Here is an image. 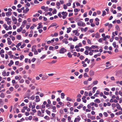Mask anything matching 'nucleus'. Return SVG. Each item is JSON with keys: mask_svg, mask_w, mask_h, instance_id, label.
<instances>
[{"mask_svg": "<svg viewBox=\"0 0 122 122\" xmlns=\"http://www.w3.org/2000/svg\"><path fill=\"white\" fill-rule=\"evenodd\" d=\"M77 25L79 26H85V24L81 21H79L77 22Z\"/></svg>", "mask_w": 122, "mask_h": 122, "instance_id": "f257e3e1", "label": "nucleus"}, {"mask_svg": "<svg viewBox=\"0 0 122 122\" xmlns=\"http://www.w3.org/2000/svg\"><path fill=\"white\" fill-rule=\"evenodd\" d=\"M92 37H95L96 38H97L99 37V35L98 32H97L95 34L94 33L92 34Z\"/></svg>", "mask_w": 122, "mask_h": 122, "instance_id": "f03ea898", "label": "nucleus"}, {"mask_svg": "<svg viewBox=\"0 0 122 122\" xmlns=\"http://www.w3.org/2000/svg\"><path fill=\"white\" fill-rule=\"evenodd\" d=\"M66 50L64 48H61L59 50V53H64L65 52H66Z\"/></svg>", "mask_w": 122, "mask_h": 122, "instance_id": "7ed1b4c3", "label": "nucleus"}, {"mask_svg": "<svg viewBox=\"0 0 122 122\" xmlns=\"http://www.w3.org/2000/svg\"><path fill=\"white\" fill-rule=\"evenodd\" d=\"M61 14L63 15L62 16L63 18V19L66 18L67 15V12H66L63 11L61 13Z\"/></svg>", "mask_w": 122, "mask_h": 122, "instance_id": "20e7f679", "label": "nucleus"}, {"mask_svg": "<svg viewBox=\"0 0 122 122\" xmlns=\"http://www.w3.org/2000/svg\"><path fill=\"white\" fill-rule=\"evenodd\" d=\"M81 119V118L79 116H77L76 118L74 120V122H79Z\"/></svg>", "mask_w": 122, "mask_h": 122, "instance_id": "39448f33", "label": "nucleus"}, {"mask_svg": "<svg viewBox=\"0 0 122 122\" xmlns=\"http://www.w3.org/2000/svg\"><path fill=\"white\" fill-rule=\"evenodd\" d=\"M72 32L74 33H75V35L77 36H78L80 35V33L78 32L77 30H73Z\"/></svg>", "mask_w": 122, "mask_h": 122, "instance_id": "423d86ee", "label": "nucleus"}, {"mask_svg": "<svg viewBox=\"0 0 122 122\" xmlns=\"http://www.w3.org/2000/svg\"><path fill=\"white\" fill-rule=\"evenodd\" d=\"M12 20L14 22V24H16L17 23V20L16 18L12 16Z\"/></svg>", "mask_w": 122, "mask_h": 122, "instance_id": "0eeeda50", "label": "nucleus"}, {"mask_svg": "<svg viewBox=\"0 0 122 122\" xmlns=\"http://www.w3.org/2000/svg\"><path fill=\"white\" fill-rule=\"evenodd\" d=\"M36 100L35 101L36 102H38L40 101V99L39 98V96H36L35 97Z\"/></svg>", "mask_w": 122, "mask_h": 122, "instance_id": "6e6552de", "label": "nucleus"}, {"mask_svg": "<svg viewBox=\"0 0 122 122\" xmlns=\"http://www.w3.org/2000/svg\"><path fill=\"white\" fill-rule=\"evenodd\" d=\"M94 74V71L92 70H91L89 71V75L91 76H92Z\"/></svg>", "mask_w": 122, "mask_h": 122, "instance_id": "1a4fd4ad", "label": "nucleus"}, {"mask_svg": "<svg viewBox=\"0 0 122 122\" xmlns=\"http://www.w3.org/2000/svg\"><path fill=\"white\" fill-rule=\"evenodd\" d=\"M116 43L115 42H114L112 44V45L115 48H117L118 47V46L116 45Z\"/></svg>", "mask_w": 122, "mask_h": 122, "instance_id": "9d476101", "label": "nucleus"}, {"mask_svg": "<svg viewBox=\"0 0 122 122\" xmlns=\"http://www.w3.org/2000/svg\"><path fill=\"white\" fill-rule=\"evenodd\" d=\"M48 77V76H47L46 75H44L42 77V79L43 80H45L47 79Z\"/></svg>", "mask_w": 122, "mask_h": 122, "instance_id": "9b49d317", "label": "nucleus"}, {"mask_svg": "<svg viewBox=\"0 0 122 122\" xmlns=\"http://www.w3.org/2000/svg\"><path fill=\"white\" fill-rule=\"evenodd\" d=\"M62 41L63 43H64L66 44H67L68 43V41H67V39L66 38H65Z\"/></svg>", "mask_w": 122, "mask_h": 122, "instance_id": "f8f14e48", "label": "nucleus"}, {"mask_svg": "<svg viewBox=\"0 0 122 122\" xmlns=\"http://www.w3.org/2000/svg\"><path fill=\"white\" fill-rule=\"evenodd\" d=\"M41 23H38V25L39 26L37 27V29H39L41 28H42L43 27L42 25L41 24Z\"/></svg>", "mask_w": 122, "mask_h": 122, "instance_id": "ddd939ff", "label": "nucleus"}, {"mask_svg": "<svg viewBox=\"0 0 122 122\" xmlns=\"http://www.w3.org/2000/svg\"><path fill=\"white\" fill-rule=\"evenodd\" d=\"M11 12H6L5 13L7 17H9L10 15L11 14Z\"/></svg>", "mask_w": 122, "mask_h": 122, "instance_id": "4468645a", "label": "nucleus"}, {"mask_svg": "<svg viewBox=\"0 0 122 122\" xmlns=\"http://www.w3.org/2000/svg\"><path fill=\"white\" fill-rule=\"evenodd\" d=\"M8 43L9 45H10L12 43V42L11 41L10 39L9 38H7Z\"/></svg>", "mask_w": 122, "mask_h": 122, "instance_id": "2eb2a0df", "label": "nucleus"}, {"mask_svg": "<svg viewBox=\"0 0 122 122\" xmlns=\"http://www.w3.org/2000/svg\"><path fill=\"white\" fill-rule=\"evenodd\" d=\"M29 10V9L28 8H26L25 10H24L23 11V13H26Z\"/></svg>", "mask_w": 122, "mask_h": 122, "instance_id": "dca6fc26", "label": "nucleus"}, {"mask_svg": "<svg viewBox=\"0 0 122 122\" xmlns=\"http://www.w3.org/2000/svg\"><path fill=\"white\" fill-rule=\"evenodd\" d=\"M6 30H8V26L6 24H4L3 25Z\"/></svg>", "mask_w": 122, "mask_h": 122, "instance_id": "f3484780", "label": "nucleus"}, {"mask_svg": "<svg viewBox=\"0 0 122 122\" xmlns=\"http://www.w3.org/2000/svg\"><path fill=\"white\" fill-rule=\"evenodd\" d=\"M91 46L92 48L93 49H98L99 47L98 46L95 45H92Z\"/></svg>", "mask_w": 122, "mask_h": 122, "instance_id": "a211bd4d", "label": "nucleus"}, {"mask_svg": "<svg viewBox=\"0 0 122 122\" xmlns=\"http://www.w3.org/2000/svg\"><path fill=\"white\" fill-rule=\"evenodd\" d=\"M94 102H95L99 103L101 102V101L99 99H97L94 100Z\"/></svg>", "mask_w": 122, "mask_h": 122, "instance_id": "6ab92c4d", "label": "nucleus"}, {"mask_svg": "<svg viewBox=\"0 0 122 122\" xmlns=\"http://www.w3.org/2000/svg\"><path fill=\"white\" fill-rule=\"evenodd\" d=\"M116 106H117V108L118 109L120 110L121 109V107L119 103H117L116 104Z\"/></svg>", "mask_w": 122, "mask_h": 122, "instance_id": "aec40b11", "label": "nucleus"}, {"mask_svg": "<svg viewBox=\"0 0 122 122\" xmlns=\"http://www.w3.org/2000/svg\"><path fill=\"white\" fill-rule=\"evenodd\" d=\"M36 47V46H33L32 47V52H34L36 50V49L35 48V47Z\"/></svg>", "mask_w": 122, "mask_h": 122, "instance_id": "412c9836", "label": "nucleus"}, {"mask_svg": "<svg viewBox=\"0 0 122 122\" xmlns=\"http://www.w3.org/2000/svg\"><path fill=\"white\" fill-rule=\"evenodd\" d=\"M21 78V77L20 76H16L15 77V79L16 80L19 79L20 80Z\"/></svg>", "mask_w": 122, "mask_h": 122, "instance_id": "4be33fe9", "label": "nucleus"}, {"mask_svg": "<svg viewBox=\"0 0 122 122\" xmlns=\"http://www.w3.org/2000/svg\"><path fill=\"white\" fill-rule=\"evenodd\" d=\"M97 89V87H95L92 88V92L93 93H94L95 92L96 90Z\"/></svg>", "mask_w": 122, "mask_h": 122, "instance_id": "5701e85b", "label": "nucleus"}, {"mask_svg": "<svg viewBox=\"0 0 122 122\" xmlns=\"http://www.w3.org/2000/svg\"><path fill=\"white\" fill-rule=\"evenodd\" d=\"M16 37L17 39L18 40H20L21 38V36L20 35H17Z\"/></svg>", "mask_w": 122, "mask_h": 122, "instance_id": "b1692460", "label": "nucleus"}, {"mask_svg": "<svg viewBox=\"0 0 122 122\" xmlns=\"http://www.w3.org/2000/svg\"><path fill=\"white\" fill-rule=\"evenodd\" d=\"M61 98L63 99L64 98V97L65 96V94L64 93H61Z\"/></svg>", "mask_w": 122, "mask_h": 122, "instance_id": "393cba45", "label": "nucleus"}, {"mask_svg": "<svg viewBox=\"0 0 122 122\" xmlns=\"http://www.w3.org/2000/svg\"><path fill=\"white\" fill-rule=\"evenodd\" d=\"M115 28L117 30L119 31L120 29L119 26L118 25H116L115 26Z\"/></svg>", "mask_w": 122, "mask_h": 122, "instance_id": "a878e982", "label": "nucleus"}, {"mask_svg": "<svg viewBox=\"0 0 122 122\" xmlns=\"http://www.w3.org/2000/svg\"><path fill=\"white\" fill-rule=\"evenodd\" d=\"M67 33H69L71 31V28L70 27H69L67 28Z\"/></svg>", "mask_w": 122, "mask_h": 122, "instance_id": "bb28decb", "label": "nucleus"}, {"mask_svg": "<svg viewBox=\"0 0 122 122\" xmlns=\"http://www.w3.org/2000/svg\"><path fill=\"white\" fill-rule=\"evenodd\" d=\"M78 40L76 36H75L73 39V41H76Z\"/></svg>", "mask_w": 122, "mask_h": 122, "instance_id": "cd10ccee", "label": "nucleus"}, {"mask_svg": "<svg viewBox=\"0 0 122 122\" xmlns=\"http://www.w3.org/2000/svg\"><path fill=\"white\" fill-rule=\"evenodd\" d=\"M52 108L53 109L52 112H56V111L55 110L56 109V107L55 106H53L52 107Z\"/></svg>", "mask_w": 122, "mask_h": 122, "instance_id": "c85d7f7f", "label": "nucleus"}, {"mask_svg": "<svg viewBox=\"0 0 122 122\" xmlns=\"http://www.w3.org/2000/svg\"><path fill=\"white\" fill-rule=\"evenodd\" d=\"M83 106L82 104H80L77 107V108L79 109H80L81 107H82Z\"/></svg>", "mask_w": 122, "mask_h": 122, "instance_id": "c756f323", "label": "nucleus"}, {"mask_svg": "<svg viewBox=\"0 0 122 122\" xmlns=\"http://www.w3.org/2000/svg\"><path fill=\"white\" fill-rule=\"evenodd\" d=\"M98 81L97 80H95L93 82V84L94 85H96L97 84Z\"/></svg>", "mask_w": 122, "mask_h": 122, "instance_id": "7c9ffc66", "label": "nucleus"}, {"mask_svg": "<svg viewBox=\"0 0 122 122\" xmlns=\"http://www.w3.org/2000/svg\"><path fill=\"white\" fill-rule=\"evenodd\" d=\"M24 58V56L23 55H21L20 56V60H22Z\"/></svg>", "mask_w": 122, "mask_h": 122, "instance_id": "2f4dec72", "label": "nucleus"}, {"mask_svg": "<svg viewBox=\"0 0 122 122\" xmlns=\"http://www.w3.org/2000/svg\"><path fill=\"white\" fill-rule=\"evenodd\" d=\"M84 53L86 55H88V50H86L84 52Z\"/></svg>", "mask_w": 122, "mask_h": 122, "instance_id": "473e14b6", "label": "nucleus"}, {"mask_svg": "<svg viewBox=\"0 0 122 122\" xmlns=\"http://www.w3.org/2000/svg\"><path fill=\"white\" fill-rule=\"evenodd\" d=\"M41 113L40 111L39 110L38 111L37 115L39 116H41Z\"/></svg>", "mask_w": 122, "mask_h": 122, "instance_id": "72a5a7b5", "label": "nucleus"}, {"mask_svg": "<svg viewBox=\"0 0 122 122\" xmlns=\"http://www.w3.org/2000/svg\"><path fill=\"white\" fill-rule=\"evenodd\" d=\"M22 28H20H20L17 29V31L18 32H20L22 30Z\"/></svg>", "mask_w": 122, "mask_h": 122, "instance_id": "f704fd0d", "label": "nucleus"}, {"mask_svg": "<svg viewBox=\"0 0 122 122\" xmlns=\"http://www.w3.org/2000/svg\"><path fill=\"white\" fill-rule=\"evenodd\" d=\"M67 55L68 56L69 58H71L72 56V55H71V53L70 52H68L67 53Z\"/></svg>", "mask_w": 122, "mask_h": 122, "instance_id": "c9c22d12", "label": "nucleus"}, {"mask_svg": "<svg viewBox=\"0 0 122 122\" xmlns=\"http://www.w3.org/2000/svg\"><path fill=\"white\" fill-rule=\"evenodd\" d=\"M57 11L56 9H54V10L52 12V13L53 14H56V13Z\"/></svg>", "mask_w": 122, "mask_h": 122, "instance_id": "e433bc0d", "label": "nucleus"}, {"mask_svg": "<svg viewBox=\"0 0 122 122\" xmlns=\"http://www.w3.org/2000/svg\"><path fill=\"white\" fill-rule=\"evenodd\" d=\"M104 28H102L100 29L99 30V32L100 33L103 32H104Z\"/></svg>", "mask_w": 122, "mask_h": 122, "instance_id": "4c0bfd02", "label": "nucleus"}, {"mask_svg": "<svg viewBox=\"0 0 122 122\" xmlns=\"http://www.w3.org/2000/svg\"><path fill=\"white\" fill-rule=\"evenodd\" d=\"M44 118L46 119L47 120H49L50 119L49 117L47 116H45Z\"/></svg>", "mask_w": 122, "mask_h": 122, "instance_id": "58836bf2", "label": "nucleus"}, {"mask_svg": "<svg viewBox=\"0 0 122 122\" xmlns=\"http://www.w3.org/2000/svg\"><path fill=\"white\" fill-rule=\"evenodd\" d=\"M74 11L75 12H78V11H79L80 10L79 9H77L76 8V9H74Z\"/></svg>", "mask_w": 122, "mask_h": 122, "instance_id": "ea45409f", "label": "nucleus"}, {"mask_svg": "<svg viewBox=\"0 0 122 122\" xmlns=\"http://www.w3.org/2000/svg\"><path fill=\"white\" fill-rule=\"evenodd\" d=\"M21 43L20 42L16 46V47H18L19 46L21 45Z\"/></svg>", "mask_w": 122, "mask_h": 122, "instance_id": "a19ab883", "label": "nucleus"}, {"mask_svg": "<svg viewBox=\"0 0 122 122\" xmlns=\"http://www.w3.org/2000/svg\"><path fill=\"white\" fill-rule=\"evenodd\" d=\"M26 45L25 43H23L20 47V48H23Z\"/></svg>", "mask_w": 122, "mask_h": 122, "instance_id": "79ce46f5", "label": "nucleus"}, {"mask_svg": "<svg viewBox=\"0 0 122 122\" xmlns=\"http://www.w3.org/2000/svg\"><path fill=\"white\" fill-rule=\"evenodd\" d=\"M40 15V14L38 13H36L35 15H33V16L34 17H38Z\"/></svg>", "mask_w": 122, "mask_h": 122, "instance_id": "37998d69", "label": "nucleus"}, {"mask_svg": "<svg viewBox=\"0 0 122 122\" xmlns=\"http://www.w3.org/2000/svg\"><path fill=\"white\" fill-rule=\"evenodd\" d=\"M66 100L67 101H71L72 100V99L69 97H67V98Z\"/></svg>", "mask_w": 122, "mask_h": 122, "instance_id": "c03bdc74", "label": "nucleus"}, {"mask_svg": "<svg viewBox=\"0 0 122 122\" xmlns=\"http://www.w3.org/2000/svg\"><path fill=\"white\" fill-rule=\"evenodd\" d=\"M35 95H33L30 97V99L32 100H34L35 99Z\"/></svg>", "mask_w": 122, "mask_h": 122, "instance_id": "a18cd8bd", "label": "nucleus"}, {"mask_svg": "<svg viewBox=\"0 0 122 122\" xmlns=\"http://www.w3.org/2000/svg\"><path fill=\"white\" fill-rule=\"evenodd\" d=\"M106 12L105 10H103L102 11V16H104L106 15Z\"/></svg>", "mask_w": 122, "mask_h": 122, "instance_id": "49530a36", "label": "nucleus"}, {"mask_svg": "<svg viewBox=\"0 0 122 122\" xmlns=\"http://www.w3.org/2000/svg\"><path fill=\"white\" fill-rule=\"evenodd\" d=\"M88 83V80L84 81L83 82L84 84L85 85L87 84Z\"/></svg>", "mask_w": 122, "mask_h": 122, "instance_id": "de8ad7c7", "label": "nucleus"}, {"mask_svg": "<svg viewBox=\"0 0 122 122\" xmlns=\"http://www.w3.org/2000/svg\"><path fill=\"white\" fill-rule=\"evenodd\" d=\"M84 58V57L83 56L81 55V56L79 57L80 59L81 60H83Z\"/></svg>", "mask_w": 122, "mask_h": 122, "instance_id": "09e8293b", "label": "nucleus"}, {"mask_svg": "<svg viewBox=\"0 0 122 122\" xmlns=\"http://www.w3.org/2000/svg\"><path fill=\"white\" fill-rule=\"evenodd\" d=\"M87 40V43L89 44H91V40L89 39H88Z\"/></svg>", "mask_w": 122, "mask_h": 122, "instance_id": "8fccbe9b", "label": "nucleus"}, {"mask_svg": "<svg viewBox=\"0 0 122 122\" xmlns=\"http://www.w3.org/2000/svg\"><path fill=\"white\" fill-rule=\"evenodd\" d=\"M83 76L85 77H88V76L87 74V73H84V74L83 75Z\"/></svg>", "mask_w": 122, "mask_h": 122, "instance_id": "3c124183", "label": "nucleus"}, {"mask_svg": "<svg viewBox=\"0 0 122 122\" xmlns=\"http://www.w3.org/2000/svg\"><path fill=\"white\" fill-rule=\"evenodd\" d=\"M112 27V24H110L108 25V27L109 28L111 29Z\"/></svg>", "mask_w": 122, "mask_h": 122, "instance_id": "603ef678", "label": "nucleus"}, {"mask_svg": "<svg viewBox=\"0 0 122 122\" xmlns=\"http://www.w3.org/2000/svg\"><path fill=\"white\" fill-rule=\"evenodd\" d=\"M84 95L85 96H87L88 95V93L87 92L85 91L84 93Z\"/></svg>", "mask_w": 122, "mask_h": 122, "instance_id": "864d4df0", "label": "nucleus"}, {"mask_svg": "<svg viewBox=\"0 0 122 122\" xmlns=\"http://www.w3.org/2000/svg\"><path fill=\"white\" fill-rule=\"evenodd\" d=\"M103 114L106 117H107L108 114L107 112H104L103 113Z\"/></svg>", "mask_w": 122, "mask_h": 122, "instance_id": "5fc2aeb1", "label": "nucleus"}, {"mask_svg": "<svg viewBox=\"0 0 122 122\" xmlns=\"http://www.w3.org/2000/svg\"><path fill=\"white\" fill-rule=\"evenodd\" d=\"M5 20L6 21H8L10 20V19L8 17H6L5 18Z\"/></svg>", "mask_w": 122, "mask_h": 122, "instance_id": "6e6d98bb", "label": "nucleus"}, {"mask_svg": "<svg viewBox=\"0 0 122 122\" xmlns=\"http://www.w3.org/2000/svg\"><path fill=\"white\" fill-rule=\"evenodd\" d=\"M0 97L2 98H4L5 97V95L3 93H2L0 95Z\"/></svg>", "mask_w": 122, "mask_h": 122, "instance_id": "4d7b16f0", "label": "nucleus"}, {"mask_svg": "<svg viewBox=\"0 0 122 122\" xmlns=\"http://www.w3.org/2000/svg\"><path fill=\"white\" fill-rule=\"evenodd\" d=\"M54 48L52 46H50L49 48V50H53Z\"/></svg>", "mask_w": 122, "mask_h": 122, "instance_id": "13d9d810", "label": "nucleus"}, {"mask_svg": "<svg viewBox=\"0 0 122 122\" xmlns=\"http://www.w3.org/2000/svg\"><path fill=\"white\" fill-rule=\"evenodd\" d=\"M46 56V55H43L40 58L41 59H42L44 58H45Z\"/></svg>", "mask_w": 122, "mask_h": 122, "instance_id": "bf43d9fd", "label": "nucleus"}, {"mask_svg": "<svg viewBox=\"0 0 122 122\" xmlns=\"http://www.w3.org/2000/svg\"><path fill=\"white\" fill-rule=\"evenodd\" d=\"M104 93L105 95H108L109 94V93L108 92H107L105 91L104 92Z\"/></svg>", "mask_w": 122, "mask_h": 122, "instance_id": "052dcab7", "label": "nucleus"}, {"mask_svg": "<svg viewBox=\"0 0 122 122\" xmlns=\"http://www.w3.org/2000/svg\"><path fill=\"white\" fill-rule=\"evenodd\" d=\"M34 2V3L36 4H38L39 3V2L37 0H35Z\"/></svg>", "mask_w": 122, "mask_h": 122, "instance_id": "680f3d73", "label": "nucleus"}, {"mask_svg": "<svg viewBox=\"0 0 122 122\" xmlns=\"http://www.w3.org/2000/svg\"><path fill=\"white\" fill-rule=\"evenodd\" d=\"M17 10L19 13H21L22 12V11L20 9H17Z\"/></svg>", "mask_w": 122, "mask_h": 122, "instance_id": "e2e57ef3", "label": "nucleus"}, {"mask_svg": "<svg viewBox=\"0 0 122 122\" xmlns=\"http://www.w3.org/2000/svg\"><path fill=\"white\" fill-rule=\"evenodd\" d=\"M56 62L57 61L56 60H53L51 61V63L53 64H55V63H56Z\"/></svg>", "mask_w": 122, "mask_h": 122, "instance_id": "0e129e2a", "label": "nucleus"}, {"mask_svg": "<svg viewBox=\"0 0 122 122\" xmlns=\"http://www.w3.org/2000/svg\"><path fill=\"white\" fill-rule=\"evenodd\" d=\"M78 104V103L77 102H75L74 103V107L77 106Z\"/></svg>", "mask_w": 122, "mask_h": 122, "instance_id": "69168bd1", "label": "nucleus"}, {"mask_svg": "<svg viewBox=\"0 0 122 122\" xmlns=\"http://www.w3.org/2000/svg\"><path fill=\"white\" fill-rule=\"evenodd\" d=\"M64 8L65 9H66L67 8V7L66 5L64 4L63 5Z\"/></svg>", "mask_w": 122, "mask_h": 122, "instance_id": "338daca9", "label": "nucleus"}, {"mask_svg": "<svg viewBox=\"0 0 122 122\" xmlns=\"http://www.w3.org/2000/svg\"><path fill=\"white\" fill-rule=\"evenodd\" d=\"M49 8L48 7H45V9L44 10L45 11H46L48 10Z\"/></svg>", "mask_w": 122, "mask_h": 122, "instance_id": "774afa93", "label": "nucleus"}]
</instances>
